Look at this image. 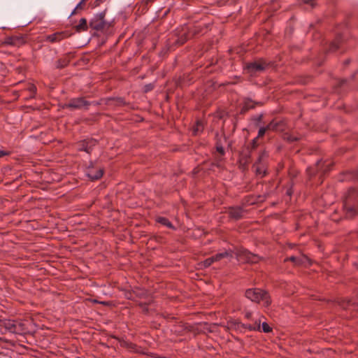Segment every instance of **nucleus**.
Instances as JSON below:
<instances>
[{
  "label": "nucleus",
  "mask_w": 358,
  "mask_h": 358,
  "mask_svg": "<svg viewBox=\"0 0 358 358\" xmlns=\"http://www.w3.org/2000/svg\"><path fill=\"white\" fill-rule=\"evenodd\" d=\"M1 326L6 331L15 334H27L32 331V322L27 320L5 319L1 322Z\"/></svg>",
  "instance_id": "nucleus-1"
},
{
  "label": "nucleus",
  "mask_w": 358,
  "mask_h": 358,
  "mask_svg": "<svg viewBox=\"0 0 358 358\" xmlns=\"http://www.w3.org/2000/svg\"><path fill=\"white\" fill-rule=\"evenodd\" d=\"M245 296L253 302L262 303L266 307L268 306L271 302L268 294L259 288L248 289L245 291Z\"/></svg>",
  "instance_id": "nucleus-2"
},
{
  "label": "nucleus",
  "mask_w": 358,
  "mask_h": 358,
  "mask_svg": "<svg viewBox=\"0 0 358 358\" xmlns=\"http://www.w3.org/2000/svg\"><path fill=\"white\" fill-rule=\"evenodd\" d=\"M226 327L229 331H235L237 332H243L245 329L250 331H261L260 321H256L254 324H245L238 320H230L227 322Z\"/></svg>",
  "instance_id": "nucleus-3"
},
{
  "label": "nucleus",
  "mask_w": 358,
  "mask_h": 358,
  "mask_svg": "<svg viewBox=\"0 0 358 358\" xmlns=\"http://www.w3.org/2000/svg\"><path fill=\"white\" fill-rule=\"evenodd\" d=\"M235 254L237 259L243 263L256 264L261 259L259 256L251 253L245 248L237 249Z\"/></svg>",
  "instance_id": "nucleus-4"
},
{
  "label": "nucleus",
  "mask_w": 358,
  "mask_h": 358,
  "mask_svg": "<svg viewBox=\"0 0 358 358\" xmlns=\"http://www.w3.org/2000/svg\"><path fill=\"white\" fill-rule=\"evenodd\" d=\"M356 196H358V191L354 188L350 189L347 198L344 202V209L348 217H352L357 214V209L356 206L350 204V201Z\"/></svg>",
  "instance_id": "nucleus-5"
},
{
  "label": "nucleus",
  "mask_w": 358,
  "mask_h": 358,
  "mask_svg": "<svg viewBox=\"0 0 358 358\" xmlns=\"http://www.w3.org/2000/svg\"><path fill=\"white\" fill-rule=\"evenodd\" d=\"M267 66L268 64L264 60L259 59L254 62L248 64L245 67L244 70L247 73L250 74L251 76H255L258 73L264 71Z\"/></svg>",
  "instance_id": "nucleus-6"
},
{
  "label": "nucleus",
  "mask_w": 358,
  "mask_h": 358,
  "mask_svg": "<svg viewBox=\"0 0 358 358\" xmlns=\"http://www.w3.org/2000/svg\"><path fill=\"white\" fill-rule=\"evenodd\" d=\"M268 154L266 151L263 150L259 154L258 159L254 164L255 172L257 175L264 176L266 173V168L264 161L267 158Z\"/></svg>",
  "instance_id": "nucleus-7"
},
{
  "label": "nucleus",
  "mask_w": 358,
  "mask_h": 358,
  "mask_svg": "<svg viewBox=\"0 0 358 358\" xmlns=\"http://www.w3.org/2000/svg\"><path fill=\"white\" fill-rule=\"evenodd\" d=\"M89 105V102L85 101L83 98H76L71 99L69 103L65 104L64 107L71 109H80Z\"/></svg>",
  "instance_id": "nucleus-8"
},
{
  "label": "nucleus",
  "mask_w": 358,
  "mask_h": 358,
  "mask_svg": "<svg viewBox=\"0 0 358 358\" xmlns=\"http://www.w3.org/2000/svg\"><path fill=\"white\" fill-rule=\"evenodd\" d=\"M73 34V32L71 31H64L60 32H56L52 34L47 36V40L52 42H58L61 40L67 38Z\"/></svg>",
  "instance_id": "nucleus-9"
},
{
  "label": "nucleus",
  "mask_w": 358,
  "mask_h": 358,
  "mask_svg": "<svg viewBox=\"0 0 358 358\" xmlns=\"http://www.w3.org/2000/svg\"><path fill=\"white\" fill-rule=\"evenodd\" d=\"M103 170L101 168H89L87 171V176L92 180H96L101 178L103 176Z\"/></svg>",
  "instance_id": "nucleus-10"
},
{
  "label": "nucleus",
  "mask_w": 358,
  "mask_h": 358,
  "mask_svg": "<svg viewBox=\"0 0 358 358\" xmlns=\"http://www.w3.org/2000/svg\"><path fill=\"white\" fill-rule=\"evenodd\" d=\"M24 43V38L22 36H12L6 37L4 43L6 45L19 46Z\"/></svg>",
  "instance_id": "nucleus-11"
},
{
  "label": "nucleus",
  "mask_w": 358,
  "mask_h": 358,
  "mask_svg": "<svg viewBox=\"0 0 358 358\" xmlns=\"http://www.w3.org/2000/svg\"><path fill=\"white\" fill-rule=\"evenodd\" d=\"M96 143L97 141L94 139L85 140L80 145V150L90 153Z\"/></svg>",
  "instance_id": "nucleus-12"
},
{
  "label": "nucleus",
  "mask_w": 358,
  "mask_h": 358,
  "mask_svg": "<svg viewBox=\"0 0 358 358\" xmlns=\"http://www.w3.org/2000/svg\"><path fill=\"white\" fill-rule=\"evenodd\" d=\"M228 213L230 217L238 220L243 216V210L240 207H234L229 209Z\"/></svg>",
  "instance_id": "nucleus-13"
},
{
  "label": "nucleus",
  "mask_w": 358,
  "mask_h": 358,
  "mask_svg": "<svg viewBox=\"0 0 358 358\" xmlns=\"http://www.w3.org/2000/svg\"><path fill=\"white\" fill-rule=\"evenodd\" d=\"M87 1V0H80V1L77 4L76 8L71 12V16L80 15L81 12L86 8Z\"/></svg>",
  "instance_id": "nucleus-14"
},
{
  "label": "nucleus",
  "mask_w": 358,
  "mask_h": 358,
  "mask_svg": "<svg viewBox=\"0 0 358 358\" xmlns=\"http://www.w3.org/2000/svg\"><path fill=\"white\" fill-rule=\"evenodd\" d=\"M286 260H289L292 262L295 265H301L306 262V260H308V258L305 256H300V257H294L292 256L289 258H287Z\"/></svg>",
  "instance_id": "nucleus-15"
},
{
  "label": "nucleus",
  "mask_w": 358,
  "mask_h": 358,
  "mask_svg": "<svg viewBox=\"0 0 358 358\" xmlns=\"http://www.w3.org/2000/svg\"><path fill=\"white\" fill-rule=\"evenodd\" d=\"M317 171H322V173L327 172L330 170V164L324 165V162L322 161H318L316 164Z\"/></svg>",
  "instance_id": "nucleus-16"
},
{
  "label": "nucleus",
  "mask_w": 358,
  "mask_h": 358,
  "mask_svg": "<svg viewBox=\"0 0 358 358\" xmlns=\"http://www.w3.org/2000/svg\"><path fill=\"white\" fill-rule=\"evenodd\" d=\"M156 221L158 223H159L169 229H174V227L171 224V222L167 218H166L164 217H158L156 218Z\"/></svg>",
  "instance_id": "nucleus-17"
},
{
  "label": "nucleus",
  "mask_w": 358,
  "mask_h": 358,
  "mask_svg": "<svg viewBox=\"0 0 358 358\" xmlns=\"http://www.w3.org/2000/svg\"><path fill=\"white\" fill-rule=\"evenodd\" d=\"M232 257V252L231 251H224L223 252L217 253L215 255L213 256L215 262L220 261L224 257Z\"/></svg>",
  "instance_id": "nucleus-18"
},
{
  "label": "nucleus",
  "mask_w": 358,
  "mask_h": 358,
  "mask_svg": "<svg viewBox=\"0 0 358 358\" xmlns=\"http://www.w3.org/2000/svg\"><path fill=\"white\" fill-rule=\"evenodd\" d=\"M203 126L201 122H197L196 126L193 128L194 134L196 135L199 132L203 130Z\"/></svg>",
  "instance_id": "nucleus-19"
},
{
  "label": "nucleus",
  "mask_w": 358,
  "mask_h": 358,
  "mask_svg": "<svg viewBox=\"0 0 358 358\" xmlns=\"http://www.w3.org/2000/svg\"><path fill=\"white\" fill-rule=\"evenodd\" d=\"M75 29L77 32L87 31L88 29V24H78L75 27Z\"/></svg>",
  "instance_id": "nucleus-20"
},
{
  "label": "nucleus",
  "mask_w": 358,
  "mask_h": 358,
  "mask_svg": "<svg viewBox=\"0 0 358 358\" xmlns=\"http://www.w3.org/2000/svg\"><path fill=\"white\" fill-rule=\"evenodd\" d=\"M105 15H106V10L104 11L97 14L96 16V21L97 22H105V21H104Z\"/></svg>",
  "instance_id": "nucleus-21"
},
{
  "label": "nucleus",
  "mask_w": 358,
  "mask_h": 358,
  "mask_svg": "<svg viewBox=\"0 0 358 358\" xmlns=\"http://www.w3.org/2000/svg\"><path fill=\"white\" fill-rule=\"evenodd\" d=\"M278 126V122H275L274 121L271 122L267 126L266 128L268 130H276Z\"/></svg>",
  "instance_id": "nucleus-22"
},
{
  "label": "nucleus",
  "mask_w": 358,
  "mask_h": 358,
  "mask_svg": "<svg viewBox=\"0 0 358 358\" xmlns=\"http://www.w3.org/2000/svg\"><path fill=\"white\" fill-rule=\"evenodd\" d=\"M338 47H339L338 42L337 41H334L331 43L329 48V52H334L338 49Z\"/></svg>",
  "instance_id": "nucleus-23"
},
{
  "label": "nucleus",
  "mask_w": 358,
  "mask_h": 358,
  "mask_svg": "<svg viewBox=\"0 0 358 358\" xmlns=\"http://www.w3.org/2000/svg\"><path fill=\"white\" fill-rule=\"evenodd\" d=\"M253 106L251 104L250 101H246L245 103V105L243 106V108L241 109V113H243L248 110L250 108H252Z\"/></svg>",
  "instance_id": "nucleus-24"
},
{
  "label": "nucleus",
  "mask_w": 358,
  "mask_h": 358,
  "mask_svg": "<svg viewBox=\"0 0 358 358\" xmlns=\"http://www.w3.org/2000/svg\"><path fill=\"white\" fill-rule=\"evenodd\" d=\"M301 3L304 4L310 5L312 8H314L316 6L317 0H299Z\"/></svg>",
  "instance_id": "nucleus-25"
},
{
  "label": "nucleus",
  "mask_w": 358,
  "mask_h": 358,
  "mask_svg": "<svg viewBox=\"0 0 358 358\" xmlns=\"http://www.w3.org/2000/svg\"><path fill=\"white\" fill-rule=\"evenodd\" d=\"M262 331L264 333H269L271 331L272 329L269 327V325L266 322H263L262 325Z\"/></svg>",
  "instance_id": "nucleus-26"
},
{
  "label": "nucleus",
  "mask_w": 358,
  "mask_h": 358,
  "mask_svg": "<svg viewBox=\"0 0 358 358\" xmlns=\"http://www.w3.org/2000/svg\"><path fill=\"white\" fill-rule=\"evenodd\" d=\"M213 262H215L214 259L213 257H211L206 259L203 262V265H204V266L208 267V266H210Z\"/></svg>",
  "instance_id": "nucleus-27"
},
{
  "label": "nucleus",
  "mask_w": 358,
  "mask_h": 358,
  "mask_svg": "<svg viewBox=\"0 0 358 358\" xmlns=\"http://www.w3.org/2000/svg\"><path fill=\"white\" fill-rule=\"evenodd\" d=\"M267 130H268V129H267L266 127H261V128L259 129L258 135H257V138H261V137H262V136L265 134V133H266V131Z\"/></svg>",
  "instance_id": "nucleus-28"
},
{
  "label": "nucleus",
  "mask_w": 358,
  "mask_h": 358,
  "mask_svg": "<svg viewBox=\"0 0 358 358\" xmlns=\"http://www.w3.org/2000/svg\"><path fill=\"white\" fill-rule=\"evenodd\" d=\"M108 2H109V0H95L93 3V7H98L101 3H108Z\"/></svg>",
  "instance_id": "nucleus-29"
},
{
  "label": "nucleus",
  "mask_w": 358,
  "mask_h": 358,
  "mask_svg": "<svg viewBox=\"0 0 358 358\" xmlns=\"http://www.w3.org/2000/svg\"><path fill=\"white\" fill-rule=\"evenodd\" d=\"M9 154H10L9 152H6V151H4V150H0V157H4V156H7Z\"/></svg>",
  "instance_id": "nucleus-30"
},
{
  "label": "nucleus",
  "mask_w": 358,
  "mask_h": 358,
  "mask_svg": "<svg viewBox=\"0 0 358 358\" xmlns=\"http://www.w3.org/2000/svg\"><path fill=\"white\" fill-rule=\"evenodd\" d=\"M155 0H143L142 1L143 3H144L145 5H148L149 3H152V2H154Z\"/></svg>",
  "instance_id": "nucleus-31"
},
{
  "label": "nucleus",
  "mask_w": 358,
  "mask_h": 358,
  "mask_svg": "<svg viewBox=\"0 0 358 358\" xmlns=\"http://www.w3.org/2000/svg\"><path fill=\"white\" fill-rule=\"evenodd\" d=\"M103 24H96V25L94 27V29L99 30L103 28Z\"/></svg>",
  "instance_id": "nucleus-32"
},
{
  "label": "nucleus",
  "mask_w": 358,
  "mask_h": 358,
  "mask_svg": "<svg viewBox=\"0 0 358 358\" xmlns=\"http://www.w3.org/2000/svg\"><path fill=\"white\" fill-rule=\"evenodd\" d=\"M217 150L221 154V155H224V148L222 147H217Z\"/></svg>",
  "instance_id": "nucleus-33"
},
{
  "label": "nucleus",
  "mask_w": 358,
  "mask_h": 358,
  "mask_svg": "<svg viewBox=\"0 0 358 358\" xmlns=\"http://www.w3.org/2000/svg\"><path fill=\"white\" fill-rule=\"evenodd\" d=\"M256 143H256V138H255L252 142V149H254L256 147Z\"/></svg>",
  "instance_id": "nucleus-34"
},
{
  "label": "nucleus",
  "mask_w": 358,
  "mask_h": 358,
  "mask_svg": "<svg viewBox=\"0 0 358 358\" xmlns=\"http://www.w3.org/2000/svg\"><path fill=\"white\" fill-rule=\"evenodd\" d=\"M252 316V313L248 312V313H245V317H247L248 319H250Z\"/></svg>",
  "instance_id": "nucleus-35"
},
{
  "label": "nucleus",
  "mask_w": 358,
  "mask_h": 358,
  "mask_svg": "<svg viewBox=\"0 0 358 358\" xmlns=\"http://www.w3.org/2000/svg\"><path fill=\"white\" fill-rule=\"evenodd\" d=\"M78 22H87V20L85 17H81Z\"/></svg>",
  "instance_id": "nucleus-36"
},
{
  "label": "nucleus",
  "mask_w": 358,
  "mask_h": 358,
  "mask_svg": "<svg viewBox=\"0 0 358 358\" xmlns=\"http://www.w3.org/2000/svg\"><path fill=\"white\" fill-rule=\"evenodd\" d=\"M289 140L291 141H296L297 138H294V137H292V138H289Z\"/></svg>",
  "instance_id": "nucleus-37"
},
{
  "label": "nucleus",
  "mask_w": 358,
  "mask_h": 358,
  "mask_svg": "<svg viewBox=\"0 0 358 358\" xmlns=\"http://www.w3.org/2000/svg\"><path fill=\"white\" fill-rule=\"evenodd\" d=\"M349 62H350V61H349V60H346V61H345V64H349Z\"/></svg>",
  "instance_id": "nucleus-38"
},
{
  "label": "nucleus",
  "mask_w": 358,
  "mask_h": 358,
  "mask_svg": "<svg viewBox=\"0 0 358 358\" xmlns=\"http://www.w3.org/2000/svg\"><path fill=\"white\" fill-rule=\"evenodd\" d=\"M311 169H312L311 168L308 169V171H309V172H310Z\"/></svg>",
  "instance_id": "nucleus-39"
},
{
  "label": "nucleus",
  "mask_w": 358,
  "mask_h": 358,
  "mask_svg": "<svg viewBox=\"0 0 358 358\" xmlns=\"http://www.w3.org/2000/svg\"><path fill=\"white\" fill-rule=\"evenodd\" d=\"M357 309H358V307H357Z\"/></svg>",
  "instance_id": "nucleus-40"
}]
</instances>
